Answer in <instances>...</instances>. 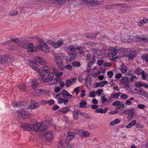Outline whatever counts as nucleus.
<instances>
[{
  "mask_svg": "<svg viewBox=\"0 0 148 148\" xmlns=\"http://www.w3.org/2000/svg\"><path fill=\"white\" fill-rule=\"evenodd\" d=\"M50 123V122L47 120L45 122H42L41 123L38 122L33 125L28 123H24L21 125V127L24 130L42 132L46 130L49 127V125L48 124Z\"/></svg>",
  "mask_w": 148,
  "mask_h": 148,
  "instance_id": "f257e3e1",
  "label": "nucleus"
},
{
  "mask_svg": "<svg viewBox=\"0 0 148 148\" xmlns=\"http://www.w3.org/2000/svg\"><path fill=\"white\" fill-rule=\"evenodd\" d=\"M103 1H100L99 0H82V4H84L88 6L101 4Z\"/></svg>",
  "mask_w": 148,
  "mask_h": 148,
  "instance_id": "f03ea898",
  "label": "nucleus"
},
{
  "mask_svg": "<svg viewBox=\"0 0 148 148\" xmlns=\"http://www.w3.org/2000/svg\"><path fill=\"white\" fill-rule=\"evenodd\" d=\"M68 49L69 55L72 58H76V53L75 52V50H76V47H75L73 45L70 46L68 47Z\"/></svg>",
  "mask_w": 148,
  "mask_h": 148,
  "instance_id": "7ed1b4c3",
  "label": "nucleus"
},
{
  "mask_svg": "<svg viewBox=\"0 0 148 148\" xmlns=\"http://www.w3.org/2000/svg\"><path fill=\"white\" fill-rule=\"evenodd\" d=\"M38 41L40 42L39 47L41 50L46 52H48L49 51V49L47 43L43 42L41 39H39Z\"/></svg>",
  "mask_w": 148,
  "mask_h": 148,
  "instance_id": "20e7f679",
  "label": "nucleus"
},
{
  "mask_svg": "<svg viewBox=\"0 0 148 148\" xmlns=\"http://www.w3.org/2000/svg\"><path fill=\"white\" fill-rule=\"evenodd\" d=\"M55 59L58 69L60 70L63 69L64 68V65L63 64L62 59L61 57L57 56H55Z\"/></svg>",
  "mask_w": 148,
  "mask_h": 148,
  "instance_id": "39448f33",
  "label": "nucleus"
},
{
  "mask_svg": "<svg viewBox=\"0 0 148 148\" xmlns=\"http://www.w3.org/2000/svg\"><path fill=\"white\" fill-rule=\"evenodd\" d=\"M44 136L46 140L48 141H52L53 138V132L51 131H47L44 134Z\"/></svg>",
  "mask_w": 148,
  "mask_h": 148,
  "instance_id": "423d86ee",
  "label": "nucleus"
},
{
  "mask_svg": "<svg viewBox=\"0 0 148 148\" xmlns=\"http://www.w3.org/2000/svg\"><path fill=\"white\" fill-rule=\"evenodd\" d=\"M30 103L31 105L28 106L29 108L30 109L33 110L39 107V104L37 102L33 100H31Z\"/></svg>",
  "mask_w": 148,
  "mask_h": 148,
  "instance_id": "0eeeda50",
  "label": "nucleus"
},
{
  "mask_svg": "<svg viewBox=\"0 0 148 148\" xmlns=\"http://www.w3.org/2000/svg\"><path fill=\"white\" fill-rule=\"evenodd\" d=\"M10 58L7 55L0 56V62L1 63L7 62L10 61Z\"/></svg>",
  "mask_w": 148,
  "mask_h": 148,
  "instance_id": "6e6552de",
  "label": "nucleus"
},
{
  "mask_svg": "<svg viewBox=\"0 0 148 148\" xmlns=\"http://www.w3.org/2000/svg\"><path fill=\"white\" fill-rule=\"evenodd\" d=\"M135 112V110L133 108L127 110L126 115H128L127 116L128 120L130 121L133 118V116Z\"/></svg>",
  "mask_w": 148,
  "mask_h": 148,
  "instance_id": "1a4fd4ad",
  "label": "nucleus"
},
{
  "mask_svg": "<svg viewBox=\"0 0 148 148\" xmlns=\"http://www.w3.org/2000/svg\"><path fill=\"white\" fill-rule=\"evenodd\" d=\"M29 65L34 70L37 71L39 72L40 69L38 67L37 64L35 61L30 60Z\"/></svg>",
  "mask_w": 148,
  "mask_h": 148,
  "instance_id": "9d476101",
  "label": "nucleus"
},
{
  "mask_svg": "<svg viewBox=\"0 0 148 148\" xmlns=\"http://www.w3.org/2000/svg\"><path fill=\"white\" fill-rule=\"evenodd\" d=\"M25 110L22 111H19L18 112V117L20 119H24L27 117L26 116L27 112L26 108H25Z\"/></svg>",
  "mask_w": 148,
  "mask_h": 148,
  "instance_id": "9b49d317",
  "label": "nucleus"
},
{
  "mask_svg": "<svg viewBox=\"0 0 148 148\" xmlns=\"http://www.w3.org/2000/svg\"><path fill=\"white\" fill-rule=\"evenodd\" d=\"M77 79L75 77H73L69 79H68L65 82V85L67 87L70 86L71 85L74 84L76 82Z\"/></svg>",
  "mask_w": 148,
  "mask_h": 148,
  "instance_id": "f8f14e48",
  "label": "nucleus"
},
{
  "mask_svg": "<svg viewBox=\"0 0 148 148\" xmlns=\"http://www.w3.org/2000/svg\"><path fill=\"white\" fill-rule=\"evenodd\" d=\"M35 61L40 64L45 65L47 63V62L45 60L40 57H37L35 58Z\"/></svg>",
  "mask_w": 148,
  "mask_h": 148,
  "instance_id": "ddd939ff",
  "label": "nucleus"
},
{
  "mask_svg": "<svg viewBox=\"0 0 148 148\" xmlns=\"http://www.w3.org/2000/svg\"><path fill=\"white\" fill-rule=\"evenodd\" d=\"M13 106L14 107H17L18 108L20 107L21 108L23 109H25V108H26L27 109H28V106H25L21 102H18L13 104Z\"/></svg>",
  "mask_w": 148,
  "mask_h": 148,
  "instance_id": "4468645a",
  "label": "nucleus"
},
{
  "mask_svg": "<svg viewBox=\"0 0 148 148\" xmlns=\"http://www.w3.org/2000/svg\"><path fill=\"white\" fill-rule=\"evenodd\" d=\"M111 52H109V57H115V56L117 53L118 51L115 49L112 48Z\"/></svg>",
  "mask_w": 148,
  "mask_h": 148,
  "instance_id": "2eb2a0df",
  "label": "nucleus"
},
{
  "mask_svg": "<svg viewBox=\"0 0 148 148\" xmlns=\"http://www.w3.org/2000/svg\"><path fill=\"white\" fill-rule=\"evenodd\" d=\"M108 83V82L106 81H102L101 82H95V86L96 87H98L99 86L103 87L105 84H107Z\"/></svg>",
  "mask_w": 148,
  "mask_h": 148,
  "instance_id": "dca6fc26",
  "label": "nucleus"
},
{
  "mask_svg": "<svg viewBox=\"0 0 148 148\" xmlns=\"http://www.w3.org/2000/svg\"><path fill=\"white\" fill-rule=\"evenodd\" d=\"M62 94L63 97L65 99H71L72 97V96L66 91H64Z\"/></svg>",
  "mask_w": 148,
  "mask_h": 148,
  "instance_id": "f3484780",
  "label": "nucleus"
},
{
  "mask_svg": "<svg viewBox=\"0 0 148 148\" xmlns=\"http://www.w3.org/2000/svg\"><path fill=\"white\" fill-rule=\"evenodd\" d=\"M81 113V112L78 110H75L73 112V115L74 118L75 120H77L79 119V114Z\"/></svg>",
  "mask_w": 148,
  "mask_h": 148,
  "instance_id": "a211bd4d",
  "label": "nucleus"
},
{
  "mask_svg": "<svg viewBox=\"0 0 148 148\" xmlns=\"http://www.w3.org/2000/svg\"><path fill=\"white\" fill-rule=\"evenodd\" d=\"M141 37H133L132 36H130L129 39H132V41H138V42H141Z\"/></svg>",
  "mask_w": 148,
  "mask_h": 148,
  "instance_id": "6ab92c4d",
  "label": "nucleus"
},
{
  "mask_svg": "<svg viewBox=\"0 0 148 148\" xmlns=\"http://www.w3.org/2000/svg\"><path fill=\"white\" fill-rule=\"evenodd\" d=\"M68 0H52V2L54 3H66ZM68 2H69V1H68Z\"/></svg>",
  "mask_w": 148,
  "mask_h": 148,
  "instance_id": "aec40b11",
  "label": "nucleus"
},
{
  "mask_svg": "<svg viewBox=\"0 0 148 148\" xmlns=\"http://www.w3.org/2000/svg\"><path fill=\"white\" fill-rule=\"evenodd\" d=\"M95 58L93 57L91 59L90 61V62L88 63L87 64V68H88L89 69H90V68L91 67V66L93 65L95 62Z\"/></svg>",
  "mask_w": 148,
  "mask_h": 148,
  "instance_id": "412c9836",
  "label": "nucleus"
},
{
  "mask_svg": "<svg viewBox=\"0 0 148 148\" xmlns=\"http://www.w3.org/2000/svg\"><path fill=\"white\" fill-rule=\"evenodd\" d=\"M148 21L147 19H142L138 22V25L139 26H142L145 23H147Z\"/></svg>",
  "mask_w": 148,
  "mask_h": 148,
  "instance_id": "4be33fe9",
  "label": "nucleus"
},
{
  "mask_svg": "<svg viewBox=\"0 0 148 148\" xmlns=\"http://www.w3.org/2000/svg\"><path fill=\"white\" fill-rule=\"evenodd\" d=\"M31 85L32 88L35 89L36 86L38 85V84L36 80H32L31 83Z\"/></svg>",
  "mask_w": 148,
  "mask_h": 148,
  "instance_id": "5701e85b",
  "label": "nucleus"
},
{
  "mask_svg": "<svg viewBox=\"0 0 148 148\" xmlns=\"http://www.w3.org/2000/svg\"><path fill=\"white\" fill-rule=\"evenodd\" d=\"M120 69L122 73H125L127 71V68L126 66L124 64H122L120 68Z\"/></svg>",
  "mask_w": 148,
  "mask_h": 148,
  "instance_id": "b1692460",
  "label": "nucleus"
},
{
  "mask_svg": "<svg viewBox=\"0 0 148 148\" xmlns=\"http://www.w3.org/2000/svg\"><path fill=\"white\" fill-rule=\"evenodd\" d=\"M28 41V39L27 38H18V43L19 42L18 44H20V43H22L23 42H27Z\"/></svg>",
  "mask_w": 148,
  "mask_h": 148,
  "instance_id": "393cba45",
  "label": "nucleus"
},
{
  "mask_svg": "<svg viewBox=\"0 0 148 148\" xmlns=\"http://www.w3.org/2000/svg\"><path fill=\"white\" fill-rule=\"evenodd\" d=\"M42 69L44 72L45 73H48L49 72V71L50 69V68L47 66H45L42 67Z\"/></svg>",
  "mask_w": 148,
  "mask_h": 148,
  "instance_id": "a878e982",
  "label": "nucleus"
},
{
  "mask_svg": "<svg viewBox=\"0 0 148 148\" xmlns=\"http://www.w3.org/2000/svg\"><path fill=\"white\" fill-rule=\"evenodd\" d=\"M61 79L59 77H56V78L54 80V81L52 83L49 82L48 83L49 85H51L53 84H56L60 81Z\"/></svg>",
  "mask_w": 148,
  "mask_h": 148,
  "instance_id": "bb28decb",
  "label": "nucleus"
},
{
  "mask_svg": "<svg viewBox=\"0 0 148 148\" xmlns=\"http://www.w3.org/2000/svg\"><path fill=\"white\" fill-rule=\"evenodd\" d=\"M74 132L76 134L81 136L82 134V132H84V131L81 129H78L75 130Z\"/></svg>",
  "mask_w": 148,
  "mask_h": 148,
  "instance_id": "cd10ccee",
  "label": "nucleus"
},
{
  "mask_svg": "<svg viewBox=\"0 0 148 148\" xmlns=\"http://www.w3.org/2000/svg\"><path fill=\"white\" fill-rule=\"evenodd\" d=\"M120 120L119 119H116L112 121L110 123V125L112 126L117 124L120 122Z\"/></svg>",
  "mask_w": 148,
  "mask_h": 148,
  "instance_id": "c85d7f7f",
  "label": "nucleus"
},
{
  "mask_svg": "<svg viewBox=\"0 0 148 148\" xmlns=\"http://www.w3.org/2000/svg\"><path fill=\"white\" fill-rule=\"evenodd\" d=\"M121 82L124 84L126 83H129L130 80L128 78L126 77H123L121 79Z\"/></svg>",
  "mask_w": 148,
  "mask_h": 148,
  "instance_id": "c756f323",
  "label": "nucleus"
},
{
  "mask_svg": "<svg viewBox=\"0 0 148 148\" xmlns=\"http://www.w3.org/2000/svg\"><path fill=\"white\" fill-rule=\"evenodd\" d=\"M66 148H76V146L75 143H72L67 145Z\"/></svg>",
  "mask_w": 148,
  "mask_h": 148,
  "instance_id": "7c9ffc66",
  "label": "nucleus"
},
{
  "mask_svg": "<svg viewBox=\"0 0 148 148\" xmlns=\"http://www.w3.org/2000/svg\"><path fill=\"white\" fill-rule=\"evenodd\" d=\"M19 88L22 91H25L26 89V87L24 84H22L18 86Z\"/></svg>",
  "mask_w": 148,
  "mask_h": 148,
  "instance_id": "2f4dec72",
  "label": "nucleus"
},
{
  "mask_svg": "<svg viewBox=\"0 0 148 148\" xmlns=\"http://www.w3.org/2000/svg\"><path fill=\"white\" fill-rule=\"evenodd\" d=\"M141 69L139 68H137L134 71V73L136 74H137L138 75H140V73L141 72Z\"/></svg>",
  "mask_w": 148,
  "mask_h": 148,
  "instance_id": "473e14b6",
  "label": "nucleus"
},
{
  "mask_svg": "<svg viewBox=\"0 0 148 148\" xmlns=\"http://www.w3.org/2000/svg\"><path fill=\"white\" fill-rule=\"evenodd\" d=\"M87 102L85 101H81L79 104V107L81 108L86 107Z\"/></svg>",
  "mask_w": 148,
  "mask_h": 148,
  "instance_id": "72a5a7b5",
  "label": "nucleus"
},
{
  "mask_svg": "<svg viewBox=\"0 0 148 148\" xmlns=\"http://www.w3.org/2000/svg\"><path fill=\"white\" fill-rule=\"evenodd\" d=\"M36 92L38 93V94L41 95L43 94L44 93L46 92L45 90L41 89L36 90Z\"/></svg>",
  "mask_w": 148,
  "mask_h": 148,
  "instance_id": "f704fd0d",
  "label": "nucleus"
},
{
  "mask_svg": "<svg viewBox=\"0 0 148 148\" xmlns=\"http://www.w3.org/2000/svg\"><path fill=\"white\" fill-rule=\"evenodd\" d=\"M137 54L136 52H132L130 53L129 55V58L130 59H132L134 57L136 56Z\"/></svg>",
  "mask_w": 148,
  "mask_h": 148,
  "instance_id": "c9c22d12",
  "label": "nucleus"
},
{
  "mask_svg": "<svg viewBox=\"0 0 148 148\" xmlns=\"http://www.w3.org/2000/svg\"><path fill=\"white\" fill-rule=\"evenodd\" d=\"M69 110L68 108L65 107L60 110V112L65 113L67 112Z\"/></svg>",
  "mask_w": 148,
  "mask_h": 148,
  "instance_id": "e433bc0d",
  "label": "nucleus"
},
{
  "mask_svg": "<svg viewBox=\"0 0 148 148\" xmlns=\"http://www.w3.org/2000/svg\"><path fill=\"white\" fill-rule=\"evenodd\" d=\"M121 92H118L115 93L114 95L112 94L111 96L112 98H117L121 94Z\"/></svg>",
  "mask_w": 148,
  "mask_h": 148,
  "instance_id": "4c0bfd02",
  "label": "nucleus"
},
{
  "mask_svg": "<svg viewBox=\"0 0 148 148\" xmlns=\"http://www.w3.org/2000/svg\"><path fill=\"white\" fill-rule=\"evenodd\" d=\"M18 13V11L16 10H14L11 12L10 14L11 16H15Z\"/></svg>",
  "mask_w": 148,
  "mask_h": 148,
  "instance_id": "58836bf2",
  "label": "nucleus"
},
{
  "mask_svg": "<svg viewBox=\"0 0 148 148\" xmlns=\"http://www.w3.org/2000/svg\"><path fill=\"white\" fill-rule=\"evenodd\" d=\"M72 65L73 66L77 67H80L81 65L80 63L78 62H73L72 63Z\"/></svg>",
  "mask_w": 148,
  "mask_h": 148,
  "instance_id": "ea45409f",
  "label": "nucleus"
},
{
  "mask_svg": "<svg viewBox=\"0 0 148 148\" xmlns=\"http://www.w3.org/2000/svg\"><path fill=\"white\" fill-rule=\"evenodd\" d=\"M20 47L21 48L27 49V43H22L20 44H19Z\"/></svg>",
  "mask_w": 148,
  "mask_h": 148,
  "instance_id": "a19ab883",
  "label": "nucleus"
},
{
  "mask_svg": "<svg viewBox=\"0 0 148 148\" xmlns=\"http://www.w3.org/2000/svg\"><path fill=\"white\" fill-rule=\"evenodd\" d=\"M141 42L148 43V36L147 37H141Z\"/></svg>",
  "mask_w": 148,
  "mask_h": 148,
  "instance_id": "79ce46f5",
  "label": "nucleus"
},
{
  "mask_svg": "<svg viewBox=\"0 0 148 148\" xmlns=\"http://www.w3.org/2000/svg\"><path fill=\"white\" fill-rule=\"evenodd\" d=\"M143 83L141 82H135V86L138 88L140 87L143 86Z\"/></svg>",
  "mask_w": 148,
  "mask_h": 148,
  "instance_id": "37998d69",
  "label": "nucleus"
},
{
  "mask_svg": "<svg viewBox=\"0 0 148 148\" xmlns=\"http://www.w3.org/2000/svg\"><path fill=\"white\" fill-rule=\"evenodd\" d=\"M96 96L95 92L94 91L90 92L89 94V96L91 97L94 98Z\"/></svg>",
  "mask_w": 148,
  "mask_h": 148,
  "instance_id": "c03bdc74",
  "label": "nucleus"
},
{
  "mask_svg": "<svg viewBox=\"0 0 148 148\" xmlns=\"http://www.w3.org/2000/svg\"><path fill=\"white\" fill-rule=\"evenodd\" d=\"M64 146L62 141H60L58 144V147L60 148H63Z\"/></svg>",
  "mask_w": 148,
  "mask_h": 148,
  "instance_id": "a18cd8bd",
  "label": "nucleus"
},
{
  "mask_svg": "<svg viewBox=\"0 0 148 148\" xmlns=\"http://www.w3.org/2000/svg\"><path fill=\"white\" fill-rule=\"evenodd\" d=\"M142 58L143 60H145L147 62H148V56L146 55H145L142 56Z\"/></svg>",
  "mask_w": 148,
  "mask_h": 148,
  "instance_id": "49530a36",
  "label": "nucleus"
},
{
  "mask_svg": "<svg viewBox=\"0 0 148 148\" xmlns=\"http://www.w3.org/2000/svg\"><path fill=\"white\" fill-rule=\"evenodd\" d=\"M76 50H78L79 51L83 50L85 49V47L83 46H79L76 47Z\"/></svg>",
  "mask_w": 148,
  "mask_h": 148,
  "instance_id": "de8ad7c7",
  "label": "nucleus"
},
{
  "mask_svg": "<svg viewBox=\"0 0 148 148\" xmlns=\"http://www.w3.org/2000/svg\"><path fill=\"white\" fill-rule=\"evenodd\" d=\"M136 93L139 95H142L144 96V91L142 90H140L139 91H137Z\"/></svg>",
  "mask_w": 148,
  "mask_h": 148,
  "instance_id": "09e8293b",
  "label": "nucleus"
},
{
  "mask_svg": "<svg viewBox=\"0 0 148 148\" xmlns=\"http://www.w3.org/2000/svg\"><path fill=\"white\" fill-rule=\"evenodd\" d=\"M53 79V77H50L49 76H48L47 77L46 79H45L44 80L45 82H49L50 81L52 80Z\"/></svg>",
  "mask_w": 148,
  "mask_h": 148,
  "instance_id": "8fccbe9b",
  "label": "nucleus"
},
{
  "mask_svg": "<svg viewBox=\"0 0 148 148\" xmlns=\"http://www.w3.org/2000/svg\"><path fill=\"white\" fill-rule=\"evenodd\" d=\"M128 97V96L125 94H123L121 96V98L124 99H126Z\"/></svg>",
  "mask_w": 148,
  "mask_h": 148,
  "instance_id": "3c124183",
  "label": "nucleus"
},
{
  "mask_svg": "<svg viewBox=\"0 0 148 148\" xmlns=\"http://www.w3.org/2000/svg\"><path fill=\"white\" fill-rule=\"evenodd\" d=\"M61 90V88L60 86H57L55 88L54 90L55 92L57 93L59 92Z\"/></svg>",
  "mask_w": 148,
  "mask_h": 148,
  "instance_id": "603ef678",
  "label": "nucleus"
},
{
  "mask_svg": "<svg viewBox=\"0 0 148 148\" xmlns=\"http://www.w3.org/2000/svg\"><path fill=\"white\" fill-rule=\"evenodd\" d=\"M64 68L69 70H71L72 69L71 65L70 64H68L65 66Z\"/></svg>",
  "mask_w": 148,
  "mask_h": 148,
  "instance_id": "864d4df0",
  "label": "nucleus"
},
{
  "mask_svg": "<svg viewBox=\"0 0 148 148\" xmlns=\"http://www.w3.org/2000/svg\"><path fill=\"white\" fill-rule=\"evenodd\" d=\"M141 74L142 76V78L143 79H146L147 78L146 75L145 73V72L144 71H142L141 72Z\"/></svg>",
  "mask_w": 148,
  "mask_h": 148,
  "instance_id": "5fc2aeb1",
  "label": "nucleus"
},
{
  "mask_svg": "<svg viewBox=\"0 0 148 148\" xmlns=\"http://www.w3.org/2000/svg\"><path fill=\"white\" fill-rule=\"evenodd\" d=\"M103 92L102 89H99L96 91V93L99 95L100 96L102 94Z\"/></svg>",
  "mask_w": 148,
  "mask_h": 148,
  "instance_id": "6e6d98bb",
  "label": "nucleus"
},
{
  "mask_svg": "<svg viewBox=\"0 0 148 148\" xmlns=\"http://www.w3.org/2000/svg\"><path fill=\"white\" fill-rule=\"evenodd\" d=\"M121 103V102L119 101H116L112 103V105L114 106H117L118 105H120V103Z\"/></svg>",
  "mask_w": 148,
  "mask_h": 148,
  "instance_id": "4d7b16f0",
  "label": "nucleus"
},
{
  "mask_svg": "<svg viewBox=\"0 0 148 148\" xmlns=\"http://www.w3.org/2000/svg\"><path fill=\"white\" fill-rule=\"evenodd\" d=\"M101 98L102 100L101 102L104 103H105V102L107 101L108 99L106 98H105L104 96H102L101 97Z\"/></svg>",
  "mask_w": 148,
  "mask_h": 148,
  "instance_id": "13d9d810",
  "label": "nucleus"
},
{
  "mask_svg": "<svg viewBox=\"0 0 148 148\" xmlns=\"http://www.w3.org/2000/svg\"><path fill=\"white\" fill-rule=\"evenodd\" d=\"M12 42L18 43V38H14L11 39Z\"/></svg>",
  "mask_w": 148,
  "mask_h": 148,
  "instance_id": "bf43d9fd",
  "label": "nucleus"
},
{
  "mask_svg": "<svg viewBox=\"0 0 148 148\" xmlns=\"http://www.w3.org/2000/svg\"><path fill=\"white\" fill-rule=\"evenodd\" d=\"M107 75L110 77L111 78L113 76V73L112 71H109L108 72Z\"/></svg>",
  "mask_w": 148,
  "mask_h": 148,
  "instance_id": "052dcab7",
  "label": "nucleus"
},
{
  "mask_svg": "<svg viewBox=\"0 0 148 148\" xmlns=\"http://www.w3.org/2000/svg\"><path fill=\"white\" fill-rule=\"evenodd\" d=\"M104 62V61L103 60H98L97 62V64L99 65H101Z\"/></svg>",
  "mask_w": 148,
  "mask_h": 148,
  "instance_id": "680f3d73",
  "label": "nucleus"
},
{
  "mask_svg": "<svg viewBox=\"0 0 148 148\" xmlns=\"http://www.w3.org/2000/svg\"><path fill=\"white\" fill-rule=\"evenodd\" d=\"M73 91L76 93L77 94H78L79 93L80 90H79L78 88L77 87L74 89Z\"/></svg>",
  "mask_w": 148,
  "mask_h": 148,
  "instance_id": "e2e57ef3",
  "label": "nucleus"
},
{
  "mask_svg": "<svg viewBox=\"0 0 148 148\" xmlns=\"http://www.w3.org/2000/svg\"><path fill=\"white\" fill-rule=\"evenodd\" d=\"M64 101V99L62 98H59L58 99V102L59 103H63Z\"/></svg>",
  "mask_w": 148,
  "mask_h": 148,
  "instance_id": "0e129e2a",
  "label": "nucleus"
},
{
  "mask_svg": "<svg viewBox=\"0 0 148 148\" xmlns=\"http://www.w3.org/2000/svg\"><path fill=\"white\" fill-rule=\"evenodd\" d=\"M33 46V45L32 43H27V48H32Z\"/></svg>",
  "mask_w": 148,
  "mask_h": 148,
  "instance_id": "69168bd1",
  "label": "nucleus"
},
{
  "mask_svg": "<svg viewBox=\"0 0 148 148\" xmlns=\"http://www.w3.org/2000/svg\"><path fill=\"white\" fill-rule=\"evenodd\" d=\"M33 50L34 52H36L39 49H40V48H39L38 46H34V47L33 48Z\"/></svg>",
  "mask_w": 148,
  "mask_h": 148,
  "instance_id": "338daca9",
  "label": "nucleus"
},
{
  "mask_svg": "<svg viewBox=\"0 0 148 148\" xmlns=\"http://www.w3.org/2000/svg\"><path fill=\"white\" fill-rule=\"evenodd\" d=\"M138 107L140 109H144L145 108V106L143 104H138Z\"/></svg>",
  "mask_w": 148,
  "mask_h": 148,
  "instance_id": "774afa93",
  "label": "nucleus"
}]
</instances>
